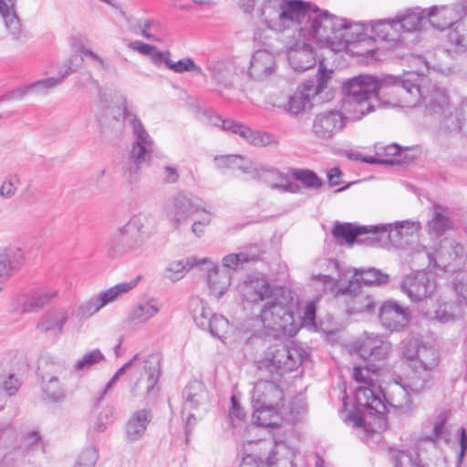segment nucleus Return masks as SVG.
<instances>
[{
	"label": "nucleus",
	"instance_id": "nucleus-1",
	"mask_svg": "<svg viewBox=\"0 0 467 467\" xmlns=\"http://www.w3.org/2000/svg\"><path fill=\"white\" fill-rule=\"evenodd\" d=\"M412 72L402 78L358 75L343 82L342 109L348 118L358 120L383 105L399 106L401 103L420 102L425 114L433 118L441 132L460 131L463 119L452 105L447 91L437 84H423L424 79H413Z\"/></svg>",
	"mask_w": 467,
	"mask_h": 467
},
{
	"label": "nucleus",
	"instance_id": "nucleus-2",
	"mask_svg": "<svg viewBox=\"0 0 467 467\" xmlns=\"http://www.w3.org/2000/svg\"><path fill=\"white\" fill-rule=\"evenodd\" d=\"M247 14L256 11L261 24L276 33L295 30L296 35L317 39L324 11L305 0H238Z\"/></svg>",
	"mask_w": 467,
	"mask_h": 467
},
{
	"label": "nucleus",
	"instance_id": "nucleus-3",
	"mask_svg": "<svg viewBox=\"0 0 467 467\" xmlns=\"http://www.w3.org/2000/svg\"><path fill=\"white\" fill-rule=\"evenodd\" d=\"M403 357L407 359L412 374L404 384L396 383L388 402L393 407V413L409 417L418 408L414 397L431 389L434 379V369L440 363L439 351L425 344L409 340L403 346Z\"/></svg>",
	"mask_w": 467,
	"mask_h": 467
},
{
	"label": "nucleus",
	"instance_id": "nucleus-4",
	"mask_svg": "<svg viewBox=\"0 0 467 467\" xmlns=\"http://www.w3.org/2000/svg\"><path fill=\"white\" fill-rule=\"evenodd\" d=\"M379 367L375 364H367L365 367H355L353 378L358 383L367 386H360L356 389L354 409L349 412L346 420L352 421L357 428L365 426L364 416L368 413L383 414L389 413L393 407L388 402L392 389L388 393H381L379 389H373L370 386L372 379L369 373H377Z\"/></svg>",
	"mask_w": 467,
	"mask_h": 467
},
{
	"label": "nucleus",
	"instance_id": "nucleus-5",
	"mask_svg": "<svg viewBox=\"0 0 467 467\" xmlns=\"http://www.w3.org/2000/svg\"><path fill=\"white\" fill-rule=\"evenodd\" d=\"M322 25L316 40L335 52L343 51L350 44L363 41L366 36L362 24L350 23L327 11H324Z\"/></svg>",
	"mask_w": 467,
	"mask_h": 467
},
{
	"label": "nucleus",
	"instance_id": "nucleus-6",
	"mask_svg": "<svg viewBox=\"0 0 467 467\" xmlns=\"http://www.w3.org/2000/svg\"><path fill=\"white\" fill-rule=\"evenodd\" d=\"M290 300V292L276 288L260 312V319L265 328L275 333H285L287 327L293 325L294 313L289 306Z\"/></svg>",
	"mask_w": 467,
	"mask_h": 467
},
{
	"label": "nucleus",
	"instance_id": "nucleus-7",
	"mask_svg": "<svg viewBox=\"0 0 467 467\" xmlns=\"http://www.w3.org/2000/svg\"><path fill=\"white\" fill-rule=\"evenodd\" d=\"M317 278L330 290L334 291L336 296L344 297L348 311L350 314L374 312L376 301L368 291L362 289L357 281H349L347 285L338 286L339 275L335 277L330 275H319Z\"/></svg>",
	"mask_w": 467,
	"mask_h": 467
},
{
	"label": "nucleus",
	"instance_id": "nucleus-8",
	"mask_svg": "<svg viewBox=\"0 0 467 467\" xmlns=\"http://www.w3.org/2000/svg\"><path fill=\"white\" fill-rule=\"evenodd\" d=\"M135 364L131 370L138 375L131 393L134 397L145 396L146 399H153L157 394L156 385L161 375V358L158 354H150L145 357L136 354Z\"/></svg>",
	"mask_w": 467,
	"mask_h": 467
},
{
	"label": "nucleus",
	"instance_id": "nucleus-9",
	"mask_svg": "<svg viewBox=\"0 0 467 467\" xmlns=\"http://www.w3.org/2000/svg\"><path fill=\"white\" fill-rule=\"evenodd\" d=\"M422 253L428 260L429 269L441 268L446 272H456L464 265L467 258L462 244L447 238L441 241L435 254L429 252L426 247L422 248Z\"/></svg>",
	"mask_w": 467,
	"mask_h": 467
},
{
	"label": "nucleus",
	"instance_id": "nucleus-10",
	"mask_svg": "<svg viewBox=\"0 0 467 467\" xmlns=\"http://www.w3.org/2000/svg\"><path fill=\"white\" fill-rule=\"evenodd\" d=\"M374 236L370 244L375 246L387 247L389 245L401 248L404 245V239L412 236L420 230L421 225L419 221H399L394 223H381L373 225Z\"/></svg>",
	"mask_w": 467,
	"mask_h": 467
},
{
	"label": "nucleus",
	"instance_id": "nucleus-11",
	"mask_svg": "<svg viewBox=\"0 0 467 467\" xmlns=\"http://www.w3.org/2000/svg\"><path fill=\"white\" fill-rule=\"evenodd\" d=\"M302 361L303 356L300 349L279 344L268 348L264 364L269 368L272 375L279 377L285 372L296 369Z\"/></svg>",
	"mask_w": 467,
	"mask_h": 467
},
{
	"label": "nucleus",
	"instance_id": "nucleus-12",
	"mask_svg": "<svg viewBox=\"0 0 467 467\" xmlns=\"http://www.w3.org/2000/svg\"><path fill=\"white\" fill-rule=\"evenodd\" d=\"M294 40L287 48V59L295 71L303 72L316 65L317 55L313 44L319 47H326V46H321L317 40L310 39L306 36L294 34Z\"/></svg>",
	"mask_w": 467,
	"mask_h": 467
},
{
	"label": "nucleus",
	"instance_id": "nucleus-13",
	"mask_svg": "<svg viewBox=\"0 0 467 467\" xmlns=\"http://www.w3.org/2000/svg\"><path fill=\"white\" fill-rule=\"evenodd\" d=\"M44 453L45 444L40 433L27 431L22 433L18 447L4 455L0 467H18L22 455L31 458Z\"/></svg>",
	"mask_w": 467,
	"mask_h": 467
},
{
	"label": "nucleus",
	"instance_id": "nucleus-14",
	"mask_svg": "<svg viewBox=\"0 0 467 467\" xmlns=\"http://www.w3.org/2000/svg\"><path fill=\"white\" fill-rule=\"evenodd\" d=\"M417 271L407 275L401 283V290L413 302H420L431 298L437 289L436 277L431 272Z\"/></svg>",
	"mask_w": 467,
	"mask_h": 467
},
{
	"label": "nucleus",
	"instance_id": "nucleus-15",
	"mask_svg": "<svg viewBox=\"0 0 467 467\" xmlns=\"http://www.w3.org/2000/svg\"><path fill=\"white\" fill-rule=\"evenodd\" d=\"M199 211L208 213L203 202L198 198L188 197L182 192H177L166 206L167 216L176 229L186 223L194 212Z\"/></svg>",
	"mask_w": 467,
	"mask_h": 467
},
{
	"label": "nucleus",
	"instance_id": "nucleus-16",
	"mask_svg": "<svg viewBox=\"0 0 467 467\" xmlns=\"http://www.w3.org/2000/svg\"><path fill=\"white\" fill-rule=\"evenodd\" d=\"M331 234L338 244L352 246L355 243L375 246L370 244L374 236L373 225H358L352 223H334Z\"/></svg>",
	"mask_w": 467,
	"mask_h": 467
},
{
	"label": "nucleus",
	"instance_id": "nucleus-17",
	"mask_svg": "<svg viewBox=\"0 0 467 467\" xmlns=\"http://www.w3.org/2000/svg\"><path fill=\"white\" fill-rule=\"evenodd\" d=\"M136 281L119 283L95 296H92L78 308V316L81 318H88L99 312L106 305L116 301L122 295L130 292L135 285Z\"/></svg>",
	"mask_w": 467,
	"mask_h": 467
},
{
	"label": "nucleus",
	"instance_id": "nucleus-18",
	"mask_svg": "<svg viewBox=\"0 0 467 467\" xmlns=\"http://www.w3.org/2000/svg\"><path fill=\"white\" fill-rule=\"evenodd\" d=\"M410 317L408 308L393 299L386 300L379 308V319L381 325L390 331L407 327Z\"/></svg>",
	"mask_w": 467,
	"mask_h": 467
},
{
	"label": "nucleus",
	"instance_id": "nucleus-19",
	"mask_svg": "<svg viewBox=\"0 0 467 467\" xmlns=\"http://www.w3.org/2000/svg\"><path fill=\"white\" fill-rule=\"evenodd\" d=\"M207 70L211 80L221 92L223 89H232L236 78V66L231 59H213L207 62Z\"/></svg>",
	"mask_w": 467,
	"mask_h": 467
},
{
	"label": "nucleus",
	"instance_id": "nucleus-20",
	"mask_svg": "<svg viewBox=\"0 0 467 467\" xmlns=\"http://www.w3.org/2000/svg\"><path fill=\"white\" fill-rule=\"evenodd\" d=\"M346 119L337 110L321 112L314 119L313 132L320 139H331L344 129Z\"/></svg>",
	"mask_w": 467,
	"mask_h": 467
},
{
	"label": "nucleus",
	"instance_id": "nucleus-21",
	"mask_svg": "<svg viewBox=\"0 0 467 467\" xmlns=\"http://www.w3.org/2000/svg\"><path fill=\"white\" fill-rule=\"evenodd\" d=\"M466 14L465 7L460 5H435L426 10V16L433 27L444 30L458 21Z\"/></svg>",
	"mask_w": 467,
	"mask_h": 467
},
{
	"label": "nucleus",
	"instance_id": "nucleus-22",
	"mask_svg": "<svg viewBox=\"0 0 467 467\" xmlns=\"http://www.w3.org/2000/svg\"><path fill=\"white\" fill-rule=\"evenodd\" d=\"M277 377L272 375L271 380H259L252 392L253 408H263L267 405H279L283 400V390L274 381Z\"/></svg>",
	"mask_w": 467,
	"mask_h": 467
},
{
	"label": "nucleus",
	"instance_id": "nucleus-23",
	"mask_svg": "<svg viewBox=\"0 0 467 467\" xmlns=\"http://www.w3.org/2000/svg\"><path fill=\"white\" fill-rule=\"evenodd\" d=\"M145 241L129 222L118 228L111 237L112 247L118 254L138 250L142 247Z\"/></svg>",
	"mask_w": 467,
	"mask_h": 467
},
{
	"label": "nucleus",
	"instance_id": "nucleus-24",
	"mask_svg": "<svg viewBox=\"0 0 467 467\" xmlns=\"http://www.w3.org/2000/svg\"><path fill=\"white\" fill-rule=\"evenodd\" d=\"M223 130L238 134L242 139L254 146L265 147L272 143L277 144V141L270 133L254 130L233 119L224 120L223 122Z\"/></svg>",
	"mask_w": 467,
	"mask_h": 467
},
{
	"label": "nucleus",
	"instance_id": "nucleus-25",
	"mask_svg": "<svg viewBox=\"0 0 467 467\" xmlns=\"http://www.w3.org/2000/svg\"><path fill=\"white\" fill-rule=\"evenodd\" d=\"M275 288H272L267 280L264 277L250 275L242 285V295L245 301L258 303L265 299L269 300Z\"/></svg>",
	"mask_w": 467,
	"mask_h": 467
},
{
	"label": "nucleus",
	"instance_id": "nucleus-26",
	"mask_svg": "<svg viewBox=\"0 0 467 467\" xmlns=\"http://www.w3.org/2000/svg\"><path fill=\"white\" fill-rule=\"evenodd\" d=\"M182 399V414L184 417L188 410H198L202 406H205L209 401V394L202 381L192 380L184 388Z\"/></svg>",
	"mask_w": 467,
	"mask_h": 467
},
{
	"label": "nucleus",
	"instance_id": "nucleus-27",
	"mask_svg": "<svg viewBox=\"0 0 467 467\" xmlns=\"http://www.w3.org/2000/svg\"><path fill=\"white\" fill-rule=\"evenodd\" d=\"M390 350V343L381 337H367L359 344L357 351L364 360L380 361L385 359Z\"/></svg>",
	"mask_w": 467,
	"mask_h": 467
},
{
	"label": "nucleus",
	"instance_id": "nucleus-28",
	"mask_svg": "<svg viewBox=\"0 0 467 467\" xmlns=\"http://www.w3.org/2000/svg\"><path fill=\"white\" fill-rule=\"evenodd\" d=\"M275 58L267 50H257L254 53L248 70L249 76L255 80H264L275 73Z\"/></svg>",
	"mask_w": 467,
	"mask_h": 467
},
{
	"label": "nucleus",
	"instance_id": "nucleus-29",
	"mask_svg": "<svg viewBox=\"0 0 467 467\" xmlns=\"http://www.w3.org/2000/svg\"><path fill=\"white\" fill-rule=\"evenodd\" d=\"M151 420L152 412L149 409L134 411L126 423L127 439L132 442L141 440Z\"/></svg>",
	"mask_w": 467,
	"mask_h": 467
},
{
	"label": "nucleus",
	"instance_id": "nucleus-30",
	"mask_svg": "<svg viewBox=\"0 0 467 467\" xmlns=\"http://www.w3.org/2000/svg\"><path fill=\"white\" fill-rule=\"evenodd\" d=\"M67 318V311L65 308L49 310L41 317L36 328L42 333H51L57 337L63 333Z\"/></svg>",
	"mask_w": 467,
	"mask_h": 467
},
{
	"label": "nucleus",
	"instance_id": "nucleus-31",
	"mask_svg": "<svg viewBox=\"0 0 467 467\" xmlns=\"http://www.w3.org/2000/svg\"><path fill=\"white\" fill-rule=\"evenodd\" d=\"M0 15L3 17L5 26L14 39H18L21 35V21L16 11V0H0Z\"/></svg>",
	"mask_w": 467,
	"mask_h": 467
},
{
	"label": "nucleus",
	"instance_id": "nucleus-32",
	"mask_svg": "<svg viewBox=\"0 0 467 467\" xmlns=\"http://www.w3.org/2000/svg\"><path fill=\"white\" fill-rule=\"evenodd\" d=\"M231 279V273L228 269L214 266L208 274L210 293L219 299L230 286Z\"/></svg>",
	"mask_w": 467,
	"mask_h": 467
},
{
	"label": "nucleus",
	"instance_id": "nucleus-33",
	"mask_svg": "<svg viewBox=\"0 0 467 467\" xmlns=\"http://www.w3.org/2000/svg\"><path fill=\"white\" fill-rule=\"evenodd\" d=\"M316 94L305 88V83L300 85L297 89L288 98V101L285 104L284 109L292 115H297L311 106V99Z\"/></svg>",
	"mask_w": 467,
	"mask_h": 467
},
{
	"label": "nucleus",
	"instance_id": "nucleus-34",
	"mask_svg": "<svg viewBox=\"0 0 467 467\" xmlns=\"http://www.w3.org/2000/svg\"><path fill=\"white\" fill-rule=\"evenodd\" d=\"M260 259V252L256 246H250L237 254H231L223 258V267L231 270H237L244 267L245 264L255 262Z\"/></svg>",
	"mask_w": 467,
	"mask_h": 467
},
{
	"label": "nucleus",
	"instance_id": "nucleus-35",
	"mask_svg": "<svg viewBox=\"0 0 467 467\" xmlns=\"http://www.w3.org/2000/svg\"><path fill=\"white\" fill-rule=\"evenodd\" d=\"M450 211L441 206H435L432 218L428 223V232L431 235L441 236L446 230L451 228L452 221Z\"/></svg>",
	"mask_w": 467,
	"mask_h": 467
},
{
	"label": "nucleus",
	"instance_id": "nucleus-36",
	"mask_svg": "<svg viewBox=\"0 0 467 467\" xmlns=\"http://www.w3.org/2000/svg\"><path fill=\"white\" fill-rule=\"evenodd\" d=\"M145 240L149 239L157 230V217L151 213H140L129 221Z\"/></svg>",
	"mask_w": 467,
	"mask_h": 467
},
{
	"label": "nucleus",
	"instance_id": "nucleus-37",
	"mask_svg": "<svg viewBox=\"0 0 467 467\" xmlns=\"http://www.w3.org/2000/svg\"><path fill=\"white\" fill-rule=\"evenodd\" d=\"M295 452L286 442L275 440V446L266 459V464L270 467L276 463L282 465L288 463L290 467H296L293 462Z\"/></svg>",
	"mask_w": 467,
	"mask_h": 467
},
{
	"label": "nucleus",
	"instance_id": "nucleus-38",
	"mask_svg": "<svg viewBox=\"0 0 467 467\" xmlns=\"http://www.w3.org/2000/svg\"><path fill=\"white\" fill-rule=\"evenodd\" d=\"M153 144L150 134L134 136L128 158L145 163L153 150Z\"/></svg>",
	"mask_w": 467,
	"mask_h": 467
},
{
	"label": "nucleus",
	"instance_id": "nucleus-39",
	"mask_svg": "<svg viewBox=\"0 0 467 467\" xmlns=\"http://www.w3.org/2000/svg\"><path fill=\"white\" fill-rule=\"evenodd\" d=\"M161 309V305L154 298L138 304L130 313L129 319L132 323H144L153 317Z\"/></svg>",
	"mask_w": 467,
	"mask_h": 467
},
{
	"label": "nucleus",
	"instance_id": "nucleus-40",
	"mask_svg": "<svg viewBox=\"0 0 467 467\" xmlns=\"http://www.w3.org/2000/svg\"><path fill=\"white\" fill-rule=\"evenodd\" d=\"M277 407L278 405H267L263 408H253L254 422L265 428L277 426L281 420Z\"/></svg>",
	"mask_w": 467,
	"mask_h": 467
},
{
	"label": "nucleus",
	"instance_id": "nucleus-41",
	"mask_svg": "<svg viewBox=\"0 0 467 467\" xmlns=\"http://www.w3.org/2000/svg\"><path fill=\"white\" fill-rule=\"evenodd\" d=\"M197 264V260L192 257L173 261L165 268L163 277L171 282L179 281Z\"/></svg>",
	"mask_w": 467,
	"mask_h": 467
},
{
	"label": "nucleus",
	"instance_id": "nucleus-42",
	"mask_svg": "<svg viewBox=\"0 0 467 467\" xmlns=\"http://www.w3.org/2000/svg\"><path fill=\"white\" fill-rule=\"evenodd\" d=\"M253 178L263 181L273 189V184L280 183L281 181H285L287 179V174H285L276 168L264 164H257L253 169Z\"/></svg>",
	"mask_w": 467,
	"mask_h": 467
},
{
	"label": "nucleus",
	"instance_id": "nucleus-43",
	"mask_svg": "<svg viewBox=\"0 0 467 467\" xmlns=\"http://www.w3.org/2000/svg\"><path fill=\"white\" fill-rule=\"evenodd\" d=\"M38 370L43 380V359L39 361ZM42 389L47 398L54 402L62 401L66 397V390L59 384L58 379L56 376L49 377L47 382L42 381Z\"/></svg>",
	"mask_w": 467,
	"mask_h": 467
},
{
	"label": "nucleus",
	"instance_id": "nucleus-44",
	"mask_svg": "<svg viewBox=\"0 0 467 467\" xmlns=\"http://www.w3.org/2000/svg\"><path fill=\"white\" fill-rule=\"evenodd\" d=\"M425 18H427L426 10H420V12L409 11L403 16L395 19L394 26L398 27L400 35L401 31L412 32L419 29L421 21Z\"/></svg>",
	"mask_w": 467,
	"mask_h": 467
},
{
	"label": "nucleus",
	"instance_id": "nucleus-45",
	"mask_svg": "<svg viewBox=\"0 0 467 467\" xmlns=\"http://www.w3.org/2000/svg\"><path fill=\"white\" fill-rule=\"evenodd\" d=\"M190 308L195 324L202 329L205 330L208 321L214 315L207 303L200 298L191 300Z\"/></svg>",
	"mask_w": 467,
	"mask_h": 467
},
{
	"label": "nucleus",
	"instance_id": "nucleus-46",
	"mask_svg": "<svg viewBox=\"0 0 467 467\" xmlns=\"http://www.w3.org/2000/svg\"><path fill=\"white\" fill-rule=\"evenodd\" d=\"M57 296V292L50 289H43L31 295L23 304V312H36L48 305L51 299Z\"/></svg>",
	"mask_w": 467,
	"mask_h": 467
},
{
	"label": "nucleus",
	"instance_id": "nucleus-47",
	"mask_svg": "<svg viewBox=\"0 0 467 467\" xmlns=\"http://www.w3.org/2000/svg\"><path fill=\"white\" fill-rule=\"evenodd\" d=\"M392 20H379L371 22V32L384 41H399L400 34L397 26H394Z\"/></svg>",
	"mask_w": 467,
	"mask_h": 467
},
{
	"label": "nucleus",
	"instance_id": "nucleus-48",
	"mask_svg": "<svg viewBox=\"0 0 467 467\" xmlns=\"http://www.w3.org/2000/svg\"><path fill=\"white\" fill-rule=\"evenodd\" d=\"M353 277L351 281H357L359 285H384L389 281V275L377 268L357 270Z\"/></svg>",
	"mask_w": 467,
	"mask_h": 467
},
{
	"label": "nucleus",
	"instance_id": "nucleus-49",
	"mask_svg": "<svg viewBox=\"0 0 467 467\" xmlns=\"http://www.w3.org/2000/svg\"><path fill=\"white\" fill-rule=\"evenodd\" d=\"M291 174L296 181L302 182L306 189L317 190L325 184L324 181L312 170L293 169Z\"/></svg>",
	"mask_w": 467,
	"mask_h": 467
},
{
	"label": "nucleus",
	"instance_id": "nucleus-50",
	"mask_svg": "<svg viewBox=\"0 0 467 467\" xmlns=\"http://www.w3.org/2000/svg\"><path fill=\"white\" fill-rule=\"evenodd\" d=\"M449 42L453 45L457 52L467 50V21L455 25L454 28L448 35Z\"/></svg>",
	"mask_w": 467,
	"mask_h": 467
},
{
	"label": "nucleus",
	"instance_id": "nucleus-51",
	"mask_svg": "<svg viewBox=\"0 0 467 467\" xmlns=\"http://www.w3.org/2000/svg\"><path fill=\"white\" fill-rule=\"evenodd\" d=\"M447 420V417L444 413H441L433 423L432 431L430 434H426L421 436L419 439V446H420L424 442H428L432 446L435 445L437 441L443 439L445 434V423Z\"/></svg>",
	"mask_w": 467,
	"mask_h": 467
},
{
	"label": "nucleus",
	"instance_id": "nucleus-52",
	"mask_svg": "<svg viewBox=\"0 0 467 467\" xmlns=\"http://www.w3.org/2000/svg\"><path fill=\"white\" fill-rule=\"evenodd\" d=\"M166 67L172 70L175 73H184V72H195L200 76H203V70L195 64L192 58L184 57L182 59L178 60L177 62H173L171 59H167Z\"/></svg>",
	"mask_w": 467,
	"mask_h": 467
},
{
	"label": "nucleus",
	"instance_id": "nucleus-53",
	"mask_svg": "<svg viewBox=\"0 0 467 467\" xmlns=\"http://www.w3.org/2000/svg\"><path fill=\"white\" fill-rule=\"evenodd\" d=\"M332 74L331 70L323 68L322 64H320L317 82L311 79L305 81V88L313 91L316 95L321 93L327 88V81L332 78Z\"/></svg>",
	"mask_w": 467,
	"mask_h": 467
},
{
	"label": "nucleus",
	"instance_id": "nucleus-54",
	"mask_svg": "<svg viewBox=\"0 0 467 467\" xmlns=\"http://www.w3.org/2000/svg\"><path fill=\"white\" fill-rule=\"evenodd\" d=\"M106 358L99 349H93L86 353L74 365L77 371H86L90 369L94 365L105 361Z\"/></svg>",
	"mask_w": 467,
	"mask_h": 467
},
{
	"label": "nucleus",
	"instance_id": "nucleus-55",
	"mask_svg": "<svg viewBox=\"0 0 467 467\" xmlns=\"http://www.w3.org/2000/svg\"><path fill=\"white\" fill-rule=\"evenodd\" d=\"M20 184V178L16 173H9L6 175L0 185V197L3 199L13 198Z\"/></svg>",
	"mask_w": 467,
	"mask_h": 467
},
{
	"label": "nucleus",
	"instance_id": "nucleus-56",
	"mask_svg": "<svg viewBox=\"0 0 467 467\" xmlns=\"http://www.w3.org/2000/svg\"><path fill=\"white\" fill-rule=\"evenodd\" d=\"M228 327L229 322L223 316L214 314L208 321L205 330H208L213 337L222 338L224 333H226Z\"/></svg>",
	"mask_w": 467,
	"mask_h": 467
},
{
	"label": "nucleus",
	"instance_id": "nucleus-57",
	"mask_svg": "<svg viewBox=\"0 0 467 467\" xmlns=\"http://www.w3.org/2000/svg\"><path fill=\"white\" fill-rule=\"evenodd\" d=\"M143 164V162L127 158L122 167V173L130 183H135L140 180Z\"/></svg>",
	"mask_w": 467,
	"mask_h": 467
},
{
	"label": "nucleus",
	"instance_id": "nucleus-58",
	"mask_svg": "<svg viewBox=\"0 0 467 467\" xmlns=\"http://www.w3.org/2000/svg\"><path fill=\"white\" fill-rule=\"evenodd\" d=\"M461 317V311L459 307L453 306L451 304L444 303L439 306L435 310V318L441 323H447L452 321Z\"/></svg>",
	"mask_w": 467,
	"mask_h": 467
},
{
	"label": "nucleus",
	"instance_id": "nucleus-59",
	"mask_svg": "<svg viewBox=\"0 0 467 467\" xmlns=\"http://www.w3.org/2000/svg\"><path fill=\"white\" fill-rule=\"evenodd\" d=\"M60 84V78H55V77H52L37 80L32 84L27 85V89H31V93L43 95L47 94L49 89L54 88Z\"/></svg>",
	"mask_w": 467,
	"mask_h": 467
},
{
	"label": "nucleus",
	"instance_id": "nucleus-60",
	"mask_svg": "<svg viewBox=\"0 0 467 467\" xmlns=\"http://www.w3.org/2000/svg\"><path fill=\"white\" fill-rule=\"evenodd\" d=\"M420 455L415 456L406 451H399L392 457L394 467H423L420 463Z\"/></svg>",
	"mask_w": 467,
	"mask_h": 467
},
{
	"label": "nucleus",
	"instance_id": "nucleus-61",
	"mask_svg": "<svg viewBox=\"0 0 467 467\" xmlns=\"http://www.w3.org/2000/svg\"><path fill=\"white\" fill-rule=\"evenodd\" d=\"M453 288L460 304L467 306V272H461L455 276Z\"/></svg>",
	"mask_w": 467,
	"mask_h": 467
},
{
	"label": "nucleus",
	"instance_id": "nucleus-62",
	"mask_svg": "<svg viewBox=\"0 0 467 467\" xmlns=\"http://www.w3.org/2000/svg\"><path fill=\"white\" fill-rule=\"evenodd\" d=\"M123 117L125 122L131 127L134 136H138L139 134H149L143 127L141 121L137 118L136 114L128 110L127 109H124Z\"/></svg>",
	"mask_w": 467,
	"mask_h": 467
},
{
	"label": "nucleus",
	"instance_id": "nucleus-63",
	"mask_svg": "<svg viewBox=\"0 0 467 467\" xmlns=\"http://www.w3.org/2000/svg\"><path fill=\"white\" fill-rule=\"evenodd\" d=\"M243 161V157L241 155H226L215 158L216 166L220 169L224 168H237L242 169L243 166L241 162Z\"/></svg>",
	"mask_w": 467,
	"mask_h": 467
},
{
	"label": "nucleus",
	"instance_id": "nucleus-64",
	"mask_svg": "<svg viewBox=\"0 0 467 467\" xmlns=\"http://www.w3.org/2000/svg\"><path fill=\"white\" fill-rule=\"evenodd\" d=\"M99 458V453L94 446L88 447L79 455L78 462L88 467H94Z\"/></svg>",
	"mask_w": 467,
	"mask_h": 467
}]
</instances>
